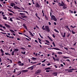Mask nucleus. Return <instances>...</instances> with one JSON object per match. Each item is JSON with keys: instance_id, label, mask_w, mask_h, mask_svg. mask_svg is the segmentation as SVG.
Wrapping results in <instances>:
<instances>
[{"instance_id": "f257e3e1", "label": "nucleus", "mask_w": 77, "mask_h": 77, "mask_svg": "<svg viewBox=\"0 0 77 77\" xmlns=\"http://www.w3.org/2000/svg\"><path fill=\"white\" fill-rule=\"evenodd\" d=\"M19 14L23 18H27L26 16H25L26 15V14L25 13H19Z\"/></svg>"}, {"instance_id": "f03ea898", "label": "nucleus", "mask_w": 77, "mask_h": 77, "mask_svg": "<svg viewBox=\"0 0 77 77\" xmlns=\"http://www.w3.org/2000/svg\"><path fill=\"white\" fill-rule=\"evenodd\" d=\"M51 19L52 20H53L54 21H57V19H56V17H54V16L53 15H52V17H51Z\"/></svg>"}, {"instance_id": "7ed1b4c3", "label": "nucleus", "mask_w": 77, "mask_h": 77, "mask_svg": "<svg viewBox=\"0 0 77 77\" xmlns=\"http://www.w3.org/2000/svg\"><path fill=\"white\" fill-rule=\"evenodd\" d=\"M42 70L41 69L38 70L35 73V74H40Z\"/></svg>"}, {"instance_id": "20e7f679", "label": "nucleus", "mask_w": 77, "mask_h": 77, "mask_svg": "<svg viewBox=\"0 0 77 77\" xmlns=\"http://www.w3.org/2000/svg\"><path fill=\"white\" fill-rule=\"evenodd\" d=\"M65 4L63 3V1L61 2V3L60 4V3H59V5L60 6H63V5H64Z\"/></svg>"}, {"instance_id": "39448f33", "label": "nucleus", "mask_w": 77, "mask_h": 77, "mask_svg": "<svg viewBox=\"0 0 77 77\" xmlns=\"http://www.w3.org/2000/svg\"><path fill=\"white\" fill-rule=\"evenodd\" d=\"M35 6L36 8H40V6L38 2H36L35 3Z\"/></svg>"}, {"instance_id": "423d86ee", "label": "nucleus", "mask_w": 77, "mask_h": 77, "mask_svg": "<svg viewBox=\"0 0 77 77\" xmlns=\"http://www.w3.org/2000/svg\"><path fill=\"white\" fill-rule=\"evenodd\" d=\"M34 66H31L30 67H28L27 68L28 69H31V70H33V68H34V67H33Z\"/></svg>"}, {"instance_id": "0eeeda50", "label": "nucleus", "mask_w": 77, "mask_h": 77, "mask_svg": "<svg viewBox=\"0 0 77 77\" xmlns=\"http://www.w3.org/2000/svg\"><path fill=\"white\" fill-rule=\"evenodd\" d=\"M14 9H19V10H20V8L18 7L17 6H14Z\"/></svg>"}, {"instance_id": "6e6552de", "label": "nucleus", "mask_w": 77, "mask_h": 77, "mask_svg": "<svg viewBox=\"0 0 77 77\" xmlns=\"http://www.w3.org/2000/svg\"><path fill=\"white\" fill-rule=\"evenodd\" d=\"M50 48H52V49H54V50H60V49L57 48H51V47H49Z\"/></svg>"}, {"instance_id": "1a4fd4ad", "label": "nucleus", "mask_w": 77, "mask_h": 77, "mask_svg": "<svg viewBox=\"0 0 77 77\" xmlns=\"http://www.w3.org/2000/svg\"><path fill=\"white\" fill-rule=\"evenodd\" d=\"M5 25L7 27H8V28H11V26L9 25H8L6 23L5 24Z\"/></svg>"}, {"instance_id": "9d476101", "label": "nucleus", "mask_w": 77, "mask_h": 77, "mask_svg": "<svg viewBox=\"0 0 77 77\" xmlns=\"http://www.w3.org/2000/svg\"><path fill=\"white\" fill-rule=\"evenodd\" d=\"M22 72H28V70H22Z\"/></svg>"}, {"instance_id": "9b49d317", "label": "nucleus", "mask_w": 77, "mask_h": 77, "mask_svg": "<svg viewBox=\"0 0 77 77\" xmlns=\"http://www.w3.org/2000/svg\"><path fill=\"white\" fill-rule=\"evenodd\" d=\"M66 35V32L64 33V35H63V34H61V35L63 37V38H65V35Z\"/></svg>"}, {"instance_id": "f8f14e48", "label": "nucleus", "mask_w": 77, "mask_h": 77, "mask_svg": "<svg viewBox=\"0 0 77 77\" xmlns=\"http://www.w3.org/2000/svg\"><path fill=\"white\" fill-rule=\"evenodd\" d=\"M14 6H15V3L13 2L11 3L10 6H12V7H14Z\"/></svg>"}, {"instance_id": "ddd939ff", "label": "nucleus", "mask_w": 77, "mask_h": 77, "mask_svg": "<svg viewBox=\"0 0 77 77\" xmlns=\"http://www.w3.org/2000/svg\"><path fill=\"white\" fill-rule=\"evenodd\" d=\"M57 74V72H54L52 73V75H54V76H56Z\"/></svg>"}, {"instance_id": "4468645a", "label": "nucleus", "mask_w": 77, "mask_h": 77, "mask_svg": "<svg viewBox=\"0 0 77 77\" xmlns=\"http://www.w3.org/2000/svg\"><path fill=\"white\" fill-rule=\"evenodd\" d=\"M63 9H66V8H67L66 5L65 4L64 5H63Z\"/></svg>"}, {"instance_id": "2eb2a0df", "label": "nucleus", "mask_w": 77, "mask_h": 77, "mask_svg": "<svg viewBox=\"0 0 77 77\" xmlns=\"http://www.w3.org/2000/svg\"><path fill=\"white\" fill-rule=\"evenodd\" d=\"M19 51V50L17 48H16L14 49V52H17Z\"/></svg>"}, {"instance_id": "dca6fc26", "label": "nucleus", "mask_w": 77, "mask_h": 77, "mask_svg": "<svg viewBox=\"0 0 77 77\" xmlns=\"http://www.w3.org/2000/svg\"><path fill=\"white\" fill-rule=\"evenodd\" d=\"M31 59L32 60H37V58L34 57H32Z\"/></svg>"}, {"instance_id": "f3484780", "label": "nucleus", "mask_w": 77, "mask_h": 77, "mask_svg": "<svg viewBox=\"0 0 77 77\" xmlns=\"http://www.w3.org/2000/svg\"><path fill=\"white\" fill-rule=\"evenodd\" d=\"M47 37L48 38V39H50V41H53V40H52V39H51V38H50V36H48Z\"/></svg>"}, {"instance_id": "a211bd4d", "label": "nucleus", "mask_w": 77, "mask_h": 77, "mask_svg": "<svg viewBox=\"0 0 77 77\" xmlns=\"http://www.w3.org/2000/svg\"><path fill=\"white\" fill-rule=\"evenodd\" d=\"M23 26L24 27L25 29H27V27H26V24H23Z\"/></svg>"}, {"instance_id": "6ab92c4d", "label": "nucleus", "mask_w": 77, "mask_h": 77, "mask_svg": "<svg viewBox=\"0 0 77 77\" xmlns=\"http://www.w3.org/2000/svg\"><path fill=\"white\" fill-rule=\"evenodd\" d=\"M10 32H11V33H15V31L12 29H10Z\"/></svg>"}, {"instance_id": "aec40b11", "label": "nucleus", "mask_w": 77, "mask_h": 77, "mask_svg": "<svg viewBox=\"0 0 77 77\" xmlns=\"http://www.w3.org/2000/svg\"><path fill=\"white\" fill-rule=\"evenodd\" d=\"M45 28L44 29H49L48 26H45Z\"/></svg>"}, {"instance_id": "412c9836", "label": "nucleus", "mask_w": 77, "mask_h": 77, "mask_svg": "<svg viewBox=\"0 0 77 77\" xmlns=\"http://www.w3.org/2000/svg\"><path fill=\"white\" fill-rule=\"evenodd\" d=\"M45 31L47 32H50V29H46Z\"/></svg>"}, {"instance_id": "4be33fe9", "label": "nucleus", "mask_w": 77, "mask_h": 77, "mask_svg": "<svg viewBox=\"0 0 77 77\" xmlns=\"http://www.w3.org/2000/svg\"><path fill=\"white\" fill-rule=\"evenodd\" d=\"M54 31H55V32H57V33H59V31L57 30V29H54Z\"/></svg>"}, {"instance_id": "5701e85b", "label": "nucleus", "mask_w": 77, "mask_h": 77, "mask_svg": "<svg viewBox=\"0 0 77 77\" xmlns=\"http://www.w3.org/2000/svg\"><path fill=\"white\" fill-rule=\"evenodd\" d=\"M47 69H51V68L48 67L45 69V70H47Z\"/></svg>"}, {"instance_id": "b1692460", "label": "nucleus", "mask_w": 77, "mask_h": 77, "mask_svg": "<svg viewBox=\"0 0 77 77\" xmlns=\"http://www.w3.org/2000/svg\"><path fill=\"white\" fill-rule=\"evenodd\" d=\"M57 53L59 54H62V52H58Z\"/></svg>"}, {"instance_id": "393cba45", "label": "nucleus", "mask_w": 77, "mask_h": 77, "mask_svg": "<svg viewBox=\"0 0 77 77\" xmlns=\"http://www.w3.org/2000/svg\"><path fill=\"white\" fill-rule=\"evenodd\" d=\"M5 54L6 55H9V56H11V54H10L8 53H6V52L5 53Z\"/></svg>"}, {"instance_id": "a878e982", "label": "nucleus", "mask_w": 77, "mask_h": 77, "mask_svg": "<svg viewBox=\"0 0 77 77\" xmlns=\"http://www.w3.org/2000/svg\"><path fill=\"white\" fill-rule=\"evenodd\" d=\"M70 27H72V28H75V27H76V26H72L71 25L70 26Z\"/></svg>"}, {"instance_id": "bb28decb", "label": "nucleus", "mask_w": 77, "mask_h": 77, "mask_svg": "<svg viewBox=\"0 0 77 77\" xmlns=\"http://www.w3.org/2000/svg\"><path fill=\"white\" fill-rule=\"evenodd\" d=\"M45 42L48 44H50V42L48 40H45Z\"/></svg>"}, {"instance_id": "cd10ccee", "label": "nucleus", "mask_w": 77, "mask_h": 77, "mask_svg": "<svg viewBox=\"0 0 77 77\" xmlns=\"http://www.w3.org/2000/svg\"><path fill=\"white\" fill-rule=\"evenodd\" d=\"M7 60H10L11 63H12V60H10L9 58L7 59Z\"/></svg>"}, {"instance_id": "c85d7f7f", "label": "nucleus", "mask_w": 77, "mask_h": 77, "mask_svg": "<svg viewBox=\"0 0 77 77\" xmlns=\"http://www.w3.org/2000/svg\"><path fill=\"white\" fill-rule=\"evenodd\" d=\"M11 55L12 56H14V51H13L12 52V53H11Z\"/></svg>"}, {"instance_id": "c756f323", "label": "nucleus", "mask_w": 77, "mask_h": 77, "mask_svg": "<svg viewBox=\"0 0 77 77\" xmlns=\"http://www.w3.org/2000/svg\"><path fill=\"white\" fill-rule=\"evenodd\" d=\"M40 36L41 37V38H42V39H43V37L42 36H41V34L40 33H38Z\"/></svg>"}, {"instance_id": "7c9ffc66", "label": "nucleus", "mask_w": 77, "mask_h": 77, "mask_svg": "<svg viewBox=\"0 0 77 77\" xmlns=\"http://www.w3.org/2000/svg\"><path fill=\"white\" fill-rule=\"evenodd\" d=\"M63 59H68V57H67L66 56H64L63 57Z\"/></svg>"}, {"instance_id": "2f4dec72", "label": "nucleus", "mask_w": 77, "mask_h": 77, "mask_svg": "<svg viewBox=\"0 0 77 77\" xmlns=\"http://www.w3.org/2000/svg\"><path fill=\"white\" fill-rule=\"evenodd\" d=\"M8 14L9 15H11V16H12V15H13V14L12 13H9Z\"/></svg>"}, {"instance_id": "473e14b6", "label": "nucleus", "mask_w": 77, "mask_h": 77, "mask_svg": "<svg viewBox=\"0 0 77 77\" xmlns=\"http://www.w3.org/2000/svg\"><path fill=\"white\" fill-rule=\"evenodd\" d=\"M1 51L2 53H4V51H3V49H1Z\"/></svg>"}, {"instance_id": "72a5a7b5", "label": "nucleus", "mask_w": 77, "mask_h": 77, "mask_svg": "<svg viewBox=\"0 0 77 77\" xmlns=\"http://www.w3.org/2000/svg\"><path fill=\"white\" fill-rule=\"evenodd\" d=\"M45 18L46 19V20H48V17H47L46 16H45Z\"/></svg>"}, {"instance_id": "f704fd0d", "label": "nucleus", "mask_w": 77, "mask_h": 77, "mask_svg": "<svg viewBox=\"0 0 77 77\" xmlns=\"http://www.w3.org/2000/svg\"><path fill=\"white\" fill-rule=\"evenodd\" d=\"M52 44L53 45L54 47H56V45H55V44H54V42H53Z\"/></svg>"}, {"instance_id": "c9c22d12", "label": "nucleus", "mask_w": 77, "mask_h": 77, "mask_svg": "<svg viewBox=\"0 0 77 77\" xmlns=\"http://www.w3.org/2000/svg\"><path fill=\"white\" fill-rule=\"evenodd\" d=\"M72 34H75V32H74V31H73L72 30Z\"/></svg>"}, {"instance_id": "e433bc0d", "label": "nucleus", "mask_w": 77, "mask_h": 77, "mask_svg": "<svg viewBox=\"0 0 77 77\" xmlns=\"http://www.w3.org/2000/svg\"><path fill=\"white\" fill-rule=\"evenodd\" d=\"M69 11H70V13H72V14L73 13V11H71V10H69Z\"/></svg>"}, {"instance_id": "4c0bfd02", "label": "nucleus", "mask_w": 77, "mask_h": 77, "mask_svg": "<svg viewBox=\"0 0 77 77\" xmlns=\"http://www.w3.org/2000/svg\"><path fill=\"white\" fill-rule=\"evenodd\" d=\"M22 54H26V52H23V51L21 52Z\"/></svg>"}, {"instance_id": "58836bf2", "label": "nucleus", "mask_w": 77, "mask_h": 77, "mask_svg": "<svg viewBox=\"0 0 77 77\" xmlns=\"http://www.w3.org/2000/svg\"><path fill=\"white\" fill-rule=\"evenodd\" d=\"M9 38H11L13 39H14V37H13V36L11 37V36H9Z\"/></svg>"}, {"instance_id": "ea45409f", "label": "nucleus", "mask_w": 77, "mask_h": 77, "mask_svg": "<svg viewBox=\"0 0 77 77\" xmlns=\"http://www.w3.org/2000/svg\"><path fill=\"white\" fill-rule=\"evenodd\" d=\"M20 48L22 49V50H26V48H24L22 47L21 48Z\"/></svg>"}, {"instance_id": "a19ab883", "label": "nucleus", "mask_w": 77, "mask_h": 77, "mask_svg": "<svg viewBox=\"0 0 77 77\" xmlns=\"http://www.w3.org/2000/svg\"><path fill=\"white\" fill-rule=\"evenodd\" d=\"M0 33H2V34H4V35H6V32L5 33H3V32H0Z\"/></svg>"}, {"instance_id": "79ce46f5", "label": "nucleus", "mask_w": 77, "mask_h": 77, "mask_svg": "<svg viewBox=\"0 0 77 77\" xmlns=\"http://www.w3.org/2000/svg\"><path fill=\"white\" fill-rule=\"evenodd\" d=\"M64 49H65V50H68V48H67L64 47Z\"/></svg>"}, {"instance_id": "37998d69", "label": "nucleus", "mask_w": 77, "mask_h": 77, "mask_svg": "<svg viewBox=\"0 0 77 77\" xmlns=\"http://www.w3.org/2000/svg\"><path fill=\"white\" fill-rule=\"evenodd\" d=\"M70 33H68V34L67 35V37H69V36H70Z\"/></svg>"}, {"instance_id": "c03bdc74", "label": "nucleus", "mask_w": 77, "mask_h": 77, "mask_svg": "<svg viewBox=\"0 0 77 77\" xmlns=\"http://www.w3.org/2000/svg\"><path fill=\"white\" fill-rule=\"evenodd\" d=\"M55 60H57V61H59V58H56Z\"/></svg>"}, {"instance_id": "a18cd8bd", "label": "nucleus", "mask_w": 77, "mask_h": 77, "mask_svg": "<svg viewBox=\"0 0 77 77\" xmlns=\"http://www.w3.org/2000/svg\"><path fill=\"white\" fill-rule=\"evenodd\" d=\"M17 63H18V64H19L20 63H21V61H18L17 62Z\"/></svg>"}, {"instance_id": "49530a36", "label": "nucleus", "mask_w": 77, "mask_h": 77, "mask_svg": "<svg viewBox=\"0 0 77 77\" xmlns=\"http://www.w3.org/2000/svg\"><path fill=\"white\" fill-rule=\"evenodd\" d=\"M70 49H71V50H75V48H70Z\"/></svg>"}, {"instance_id": "de8ad7c7", "label": "nucleus", "mask_w": 77, "mask_h": 77, "mask_svg": "<svg viewBox=\"0 0 77 77\" xmlns=\"http://www.w3.org/2000/svg\"><path fill=\"white\" fill-rule=\"evenodd\" d=\"M46 72H50V70H47L46 71Z\"/></svg>"}, {"instance_id": "09e8293b", "label": "nucleus", "mask_w": 77, "mask_h": 77, "mask_svg": "<svg viewBox=\"0 0 77 77\" xmlns=\"http://www.w3.org/2000/svg\"><path fill=\"white\" fill-rule=\"evenodd\" d=\"M3 18L4 19V20H6L7 19V17H3Z\"/></svg>"}, {"instance_id": "8fccbe9b", "label": "nucleus", "mask_w": 77, "mask_h": 77, "mask_svg": "<svg viewBox=\"0 0 77 77\" xmlns=\"http://www.w3.org/2000/svg\"><path fill=\"white\" fill-rule=\"evenodd\" d=\"M10 20L11 21H13L12 19L11 18H10Z\"/></svg>"}, {"instance_id": "3c124183", "label": "nucleus", "mask_w": 77, "mask_h": 77, "mask_svg": "<svg viewBox=\"0 0 77 77\" xmlns=\"http://www.w3.org/2000/svg\"><path fill=\"white\" fill-rule=\"evenodd\" d=\"M4 54H4V52L2 53V56H4Z\"/></svg>"}, {"instance_id": "603ef678", "label": "nucleus", "mask_w": 77, "mask_h": 77, "mask_svg": "<svg viewBox=\"0 0 77 77\" xmlns=\"http://www.w3.org/2000/svg\"><path fill=\"white\" fill-rule=\"evenodd\" d=\"M45 61H46V60H45V59L44 60H43L42 61V63H43V62H45Z\"/></svg>"}, {"instance_id": "864d4df0", "label": "nucleus", "mask_w": 77, "mask_h": 77, "mask_svg": "<svg viewBox=\"0 0 77 77\" xmlns=\"http://www.w3.org/2000/svg\"><path fill=\"white\" fill-rule=\"evenodd\" d=\"M18 33L19 34V35H22L23 34V33H21V32H18Z\"/></svg>"}, {"instance_id": "5fc2aeb1", "label": "nucleus", "mask_w": 77, "mask_h": 77, "mask_svg": "<svg viewBox=\"0 0 77 77\" xmlns=\"http://www.w3.org/2000/svg\"><path fill=\"white\" fill-rule=\"evenodd\" d=\"M66 28H67V29H69V28H68L69 27L68 26H66Z\"/></svg>"}, {"instance_id": "6e6d98bb", "label": "nucleus", "mask_w": 77, "mask_h": 77, "mask_svg": "<svg viewBox=\"0 0 77 77\" xmlns=\"http://www.w3.org/2000/svg\"><path fill=\"white\" fill-rule=\"evenodd\" d=\"M28 41H30V40H29V39L28 38H25Z\"/></svg>"}, {"instance_id": "4d7b16f0", "label": "nucleus", "mask_w": 77, "mask_h": 77, "mask_svg": "<svg viewBox=\"0 0 77 77\" xmlns=\"http://www.w3.org/2000/svg\"><path fill=\"white\" fill-rule=\"evenodd\" d=\"M60 66H61V67H63V65L62 64H60Z\"/></svg>"}, {"instance_id": "13d9d810", "label": "nucleus", "mask_w": 77, "mask_h": 77, "mask_svg": "<svg viewBox=\"0 0 77 77\" xmlns=\"http://www.w3.org/2000/svg\"><path fill=\"white\" fill-rule=\"evenodd\" d=\"M35 42H36V43H38V41L37 40H35Z\"/></svg>"}, {"instance_id": "bf43d9fd", "label": "nucleus", "mask_w": 77, "mask_h": 77, "mask_svg": "<svg viewBox=\"0 0 77 77\" xmlns=\"http://www.w3.org/2000/svg\"><path fill=\"white\" fill-rule=\"evenodd\" d=\"M52 36L53 38H55L56 37L54 34H52Z\"/></svg>"}, {"instance_id": "052dcab7", "label": "nucleus", "mask_w": 77, "mask_h": 77, "mask_svg": "<svg viewBox=\"0 0 77 77\" xmlns=\"http://www.w3.org/2000/svg\"><path fill=\"white\" fill-rule=\"evenodd\" d=\"M68 72H72V70H68Z\"/></svg>"}, {"instance_id": "680f3d73", "label": "nucleus", "mask_w": 77, "mask_h": 77, "mask_svg": "<svg viewBox=\"0 0 77 77\" xmlns=\"http://www.w3.org/2000/svg\"><path fill=\"white\" fill-rule=\"evenodd\" d=\"M38 39L39 40V41H40V42L41 41V39H39V38H38Z\"/></svg>"}, {"instance_id": "e2e57ef3", "label": "nucleus", "mask_w": 77, "mask_h": 77, "mask_svg": "<svg viewBox=\"0 0 77 77\" xmlns=\"http://www.w3.org/2000/svg\"><path fill=\"white\" fill-rule=\"evenodd\" d=\"M7 35H8L9 36H10V35H11V33H7Z\"/></svg>"}, {"instance_id": "0e129e2a", "label": "nucleus", "mask_w": 77, "mask_h": 77, "mask_svg": "<svg viewBox=\"0 0 77 77\" xmlns=\"http://www.w3.org/2000/svg\"><path fill=\"white\" fill-rule=\"evenodd\" d=\"M30 35H31V36H32V37L34 36V35H33V34H32V33Z\"/></svg>"}, {"instance_id": "69168bd1", "label": "nucleus", "mask_w": 77, "mask_h": 77, "mask_svg": "<svg viewBox=\"0 0 77 77\" xmlns=\"http://www.w3.org/2000/svg\"><path fill=\"white\" fill-rule=\"evenodd\" d=\"M51 65V64H50V63H48L47 64V65H48V66H49V65Z\"/></svg>"}, {"instance_id": "338daca9", "label": "nucleus", "mask_w": 77, "mask_h": 77, "mask_svg": "<svg viewBox=\"0 0 77 77\" xmlns=\"http://www.w3.org/2000/svg\"><path fill=\"white\" fill-rule=\"evenodd\" d=\"M17 40H18V41H20V38H17Z\"/></svg>"}, {"instance_id": "774afa93", "label": "nucleus", "mask_w": 77, "mask_h": 77, "mask_svg": "<svg viewBox=\"0 0 77 77\" xmlns=\"http://www.w3.org/2000/svg\"><path fill=\"white\" fill-rule=\"evenodd\" d=\"M70 70H75V69L72 68V69H70Z\"/></svg>"}]
</instances>
